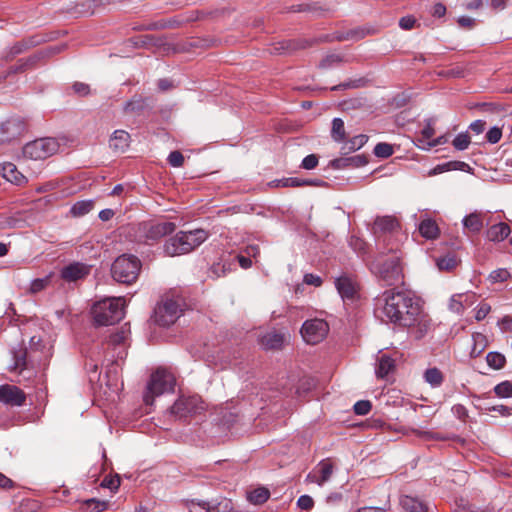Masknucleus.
I'll return each mask as SVG.
<instances>
[{
    "label": "nucleus",
    "mask_w": 512,
    "mask_h": 512,
    "mask_svg": "<svg viewBox=\"0 0 512 512\" xmlns=\"http://www.w3.org/2000/svg\"><path fill=\"white\" fill-rule=\"evenodd\" d=\"M376 306L382 318L404 327L416 324L421 315L419 302L409 292L387 290L377 298Z\"/></svg>",
    "instance_id": "1"
},
{
    "label": "nucleus",
    "mask_w": 512,
    "mask_h": 512,
    "mask_svg": "<svg viewBox=\"0 0 512 512\" xmlns=\"http://www.w3.org/2000/svg\"><path fill=\"white\" fill-rule=\"evenodd\" d=\"M176 229L174 222L166 220H147L136 224L133 228L134 238L139 243L153 245L164 236Z\"/></svg>",
    "instance_id": "2"
},
{
    "label": "nucleus",
    "mask_w": 512,
    "mask_h": 512,
    "mask_svg": "<svg viewBox=\"0 0 512 512\" xmlns=\"http://www.w3.org/2000/svg\"><path fill=\"white\" fill-rule=\"evenodd\" d=\"M125 300L123 297L106 298L95 303L92 315L98 325H113L124 317Z\"/></svg>",
    "instance_id": "3"
},
{
    "label": "nucleus",
    "mask_w": 512,
    "mask_h": 512,
    "mask_svg": "<svg viewBox=\"0 0 512 512\" xmlns=\"http://www.w3.org/2000/svg\"><path fill=\"white\" fill-rule=\"evenodd\" d=\"M142 267L140 259L131 254H123L111 266V275L118 283L130 285L138 279Z\"/></svg>",
    "instance_id": "4"
},
{
    "label": "nucleus",
    "mask_w": 512,
    "mask_h": 512,
    "mask_svg": "<svg viewBox=\"0 0 512 512\" xmlns=\"http://www.w3.org/2000/svg\"><path fill=\"white\" fill-rule=\"evenodd\" d=\"M390 251L393 252V254L389 258L383 259V257L380 256L373 263V271L388 286L396 285L402 280L400 256L394 248H391Z\"/></svg>",
    "instance_id": "5"
},
{
    "label": "nucleus",
    "mask_w": 512,
    "mask_h": 512,
    "mask_svg": "<svg viewBox=\"0 0 512 512\" xmlns=\"http://www.w3.org/2000/svg\"><path fill=\"white\" fill-rule=\"evenodd\" d=\"M175 377L165 369H157L147 384L143 400L146 405H153L154 399L164 393L173 391Z\"/></svg>",
    "instance_id": "6"
},
{
    "label": "nucleus",
    "mask_w": 512,
    "mask_h": 512,
    "mask_svg": "<svg viewBox=\"0 0 512 512\" xmlns=\"http://www.w3.org/2000/svg\"><path fill=\"white\" fill-rule=\"evenodd\" d=\"M181 312L182 303L180 299L165 297L155 308L154 319L161 326H169L178 319Z\"/></svg>",
    "instance_id": "7"
},
{
    "label": "nucleus",
    "mask_w": 512,
    "mask_h": 512,
    "mask_svg": "<svg viewBox=\"0 0 512 512\" xmlns=\"http://www.w3.org/2000/svg\"><path fill=\"white\" fill-rule=\"evenodd\" d=\"M58 148L59 144L54 138H40L27 143L23 153L30 159L42 160L55 154Z\"/></svg>",
    "instance_id": "8"
},
{
    "label": "nucleus",
    "mask_w": 512,
    "mask_h": 512,
    "mask_svg": "<svg viewBox=\"0 0 512 512\" xmlns=\"http://www.w3.org/2000/svg\"><path fill=\"white\" fill-rule=\"evenodd\" d=\"M206 405L198 395L181 396L171 407V414L178 418H185L191 415L199 414L204 411Z\"/></svg>",
    "instance_id": "9"
},
{
    "label": "nucleus",
    "mask_w": 512,
    "mask_h": 512,
    "mask_svg": "<svg viewBox=\"0 0 512 512\" xmlns=\"http://www.w3.org/2000/svg\"><path fill=\"white\" fill-rule=\"evenodd\" d=\"M27 131L26 121L19 116H12L0 123V143L19 139Z\"/></svg>",
    "instance_id": "10"
},
{
    "label": "nucleus",
    "mask_w": 512,
    "mask_h": 512,
    "mask_svg": "<svg viewBox=\"0 0 512 512\" xmlns=\"http://www.w3.org/2000/svg\"><path fill=\"white\" fill-rule=\"evenodd\" d=\"M51 355V347L44 344L40 337H31L30 345L28 348V356L31 369L45 366Z\"/></svg>",
    "instance_id": "11"
},
{
    "label": "nucleus",
    "mask_w": 512,
    "mask_h": 512,
    "mask_svg": "<svg viewBox=\"0 0 512 512\" xmlns=\"http://www.w3.org/2000/svg\"><path fill=\"white\" fill-rule=\"evenodd\" d=\"M329 326L322 319H311L304 322L301 335L308 344L321 342L328 334Z\"/></svg>",
    "instance_id": "12"
},
{
    "label": "nucleus",
    "mask_w": 512,
    "mask_h": 512,
    "mask_svg": "<svg viewBox=\"0 0 512 512\" xmlns=\"http://www.w3.org/2000/svg\"><path fill=\"white\" fill-rule=\"evenodd\" d=\"M25 399L24 392L16 386L3 385L0 387V401L7 405L21 406Z\"/></svg>",
    "instance_id": "13"
},
{
    "label": "nucleus",
    "mask_w": 512,
    "mask_h": 512,
    "mask_svg": "<svg viewBox=\"0 0 512 512\" xmlns=\"http://www.w3.org/2000/svg\"><path fill=\"white\" fill-rule=\"evenodd\" d=\"M183 236L184 244L189 252L200 246L207 238L208 232L204 229H195L191 231H180Z\"/></svg>",
    "instance_id": "14"
},
{
    "label": "nucleus",
    "mask_w": 512,
    "mask_h": 512,
    "mask_svg": "<svg viewBox=\"0 0 512 512\" xmlns=\"http://www.w3.org/2000/svg\"><path fill=\"white\" fill-rule=\"evenodd\" d=\"M398 228V221L392 216L378 217L374 221L372 232L379 238L386 233H393Z\"/></svg>",
    "instance_id": "15"
},
{
    "label": "nucleus",
    "mask_w": 512,
    "mask_h": 512,
    "mask_svg": "<svg viewBox=\"0 0 512 512\" xmlns=\"http://www.w3.org/2000/svg\"><path fill=\"white\" fill-rule=\"evenodd\" d=\"M336 288L344 301H353L357 296L355 283L347 276L339 277L336 282Z\"/></svg>",
    "instance_id": "16"
},
{
    "label": "nucleus",
    "mask_w": 512,
    "mask_h": 512,
    "mask_svg": "<svg viewBox=\"0 0 512 512\" xmlns=\"http://www.w3.org/2000/svg\"><path fill=\"white\" fill-rule=\"evenodd\" d=\"M164 252L167 256H178L188 253L180 232L169 238L164 244Z\"/></svg>",
    "instance_id": "17"
},
{
    "label": "nucleus",
    "mask_w": 512,
    "mask_h": 512,
    "mask_svg": "<svg viewBox=\"0 0 512 512\" xmlns=\"http://www.w3.org/2000/svg\"><path fill=\"white\" fill-rule=\"evenodd\" d=\"M89 271L88 266L82 263H73L62 269L61 276L67 281H76L88 275Z\"/></svg>",
    "instance_id": "18"
},
{
    "label": "nucleus",
    "mask_w": 512,
    "mask_h": 512,
    "mask_svg": "<svg viewBox=\"0 0 512 512\" xmlns=\"http://www.w3.org/2000/svg\"><path fill=\"white\" fill-rule=\"evenodd\" d=\"M485 213L475 211L465 216L462 220L463 227L466 231L472 234H477L484 226Z\"/></svg>",
    "instance_id": "19"
},
{
    "label": "nucleus",
    "mask_w": 512,
    "mask_h": 512,
    "mask_svg": "<svg viewBox=\"0 0 512 512\" xmlns=\"http://www.w3.org/2000/svg\"><path fill=\"white\" fill-rule=\"evenodd\" d=\"M37 44H38V41L35 40L34 38L23 39V40H21L19 42H16L6 52H4L2 58L5 61H10L15 56L25 52L26 50L34 47Z\"/></svg>",
    "instance_id": "20"
},
{
    "label": "nucleus",
    "mask_w": 512,
    "mask_h": 512,
    "mask_svg": "<svg viewBox=\"0 0 512 512\" xmlns=\"http://www.w3.org/2000/svg\"><path fill=\"white\" fill-rule=\"evenodd\" d=\"M286 340V335L278 331H270L261 337V345L265 349H280Z\"/></svg>",
    "instance_id": "21"
},
{
    "label": "nucleus",
    "mask_w": 512,
    "mask_h": 512,
    "mask_svg": "<svg viewBox=\"0 0 512 512\" xmlns=\"http://www.w3.org/2000/svg\"><path fill=\"white\" fill-rule=\"evenodd\" d=\"M130 141V135L124 130H116L110 138V147L118 152H124Z\"/></svg>",
    "instance_id": "22"
},
{
    "label": "nucleus",
    "mask_w": 512,
    "mask_h": 512,
    "mask_svg": "<svg viewBox=\"0 0 512 512\" xmlns=\"http://www.w3.org/2000/svg\"><path fill=\"white\" fill-rule=\"evenodd\" d=\"M511 230L508 224L506 223H498L492 225L487 231V238L493 242L503 241L510 234Z\"/></svg>",
    "instance_id": "23"
},
{
    "label": "nucleus",
    "mask_w": 512,
    "mask_h": 512,
    "mask_svg": "<svg viewBox=\"0 0 512 512\" xmlns=\"http://www.w3.org/2000/svg\"><path fill=\"white\" fill-rule=\"evenodd\" d=\"M13 360V370L22 372L23 370L31 369L28 356V348H19L18 350H14Z\"/></svg>",
    "instance_id": "24"
},
{
    "label": "nucleus",
    "mask_w": 512,
    "mask_h": 512,
    "mask_svg": "<svg viewBox=\"0 0 512 512\" xmlns=\"http://www.w3.org/2000/svg\"><path fill=\"white\" fill-rule=\"evenodd\" d=\"M419 232L426 239H435L439 235V228L435 221L425 219L419 224Z\"/></svg>",
    "instance_id": "25"
},
{
    "label": "nucleus",
    "mask_w": 512,
    "mask_h": 512,
    "mask_svg": "<svg viewBox=\"0 0 512 512\" xmlns=\"http://www.w3.org/2000/svg\"><path fill=\"white\" fill-rule=\"evenodd\" d=\"M473 346L470 352L472 358L479 357L488 345L487 337L482 333L472 335Z\"/></svg>",
    "instance_id": "26"
},
{
    "label": "nucleus",
    "mask_w": 512,
    "mask_h": 512,
    "mask_svg": "<svg viewBox=\"0 0 512 512\" xmlns=\"http://www.w3.org/2000/svg\"><path fill=\"white\" fill-rule=\"evenodd\" d=\"M394 360L387 355H382L378 358L376 366V375L379 378H384L394 369Z\"/></svg>",
    "instance_id": "27"
},
{
    "label": "nucleus",
    "mask_w": 512,
    "mask_h": 512,
    "mask_svg": "<svg viewBox=\"0 0 512 512\" xmlns=\"http://www.w3.org/2000/svg\"><path fill=\"white\" fill-rule=\"evenodd\" d=\"M400 502L402 507L408 512H426V506L417 498L404 496Z\"/></svg>",
    "instance_id": "28"
},
{
    "label": "nucleus",
    "mask_w": 512,
    "mask_h": 512,
    "mask_svg": "<svg viewBox=\"0 0 512 512\" xmlns=\"http://www.w3.org/2000/svg\"><path fill=\"white\" fill-rule=\"evenodd\" d=\"M458 265V259L452 254H447L436 259V266L440 271L450 272Z\"/></svg>",
    "instance_id": "29"
},
{
    "label": "nucleus",
    "mask_w": 512,
    "mask_h": 512,
    "mask_svg": "<svg viewBox=\"0 0 512 512\" xmlns=\"http://www.w3.org/2000/svg\"><path fill=\"white\" fill-rule=\"evenodd\" d=\"M317 468L319 473V486H322L330 479L334 467L329 459H325L318 464Z\"/></svg>",
    "instance_id": "30"
},
{
    "label": "nucleus",
    "mask_w": 512,
    "mask_h": 512,
    "mask_svg": "<svg viewBox=\"0 0 512 512\" xmlns=\"http://www.w3.org/2000/svg\"><path fill=\"white\" fill-rule=\"evenodd\" d=\"M94 207V202L92 200H83L76 202L71 207V214L75 217H81L88 214Z\"/></svg>",
    "instance_id": "31"
},
{
    "label": "nucleus",
    "mask_w": 512,
    "mask_h": 512,
    "mask_svg": "<svg viewBox=\"0 0 512 512\" xmlns=\"http://www.w3.org/2000/svg\"><path fill=\"white\" fill-rule=\"evenodd\" d=\"M486 362L490 368L494 370H500L504 368L506 364V358L499 352H489L486 356Z\"/></svg>",
    "instance_id": "32"
},
{
    "label": "nucleus",
    "mask_w": 512,
    "mask_h": 512,
    "mask_svg": "<svg viewBox=\"0 0 512 512\" xmlns=\"http://www.w3.org/2000/svg\"><path fill=\"white\" fill-rule=\"evenodd\" d=\"M269 496H270L269 490L261 487V488L254 489L253 491L249 492L248 500L255 505H260V504H263L264 502H266L268 500Z\"/></svg>",
    "instance_id": "33"
},
{
    "label": "nucleus",
    "mask_w": 512,
    "mask_h": 512,
    "mask_svg": "<svg viewBox=\"0 0 512 512\" xmlns=\"http://www.w3.org/2000/svg\"><path fill=\"white\" fill-rule=\"evenodd\" d=\"M424 379L427 383H429L431 386L433 387H438L442 384L443 382V374L442 372L434 367V368H429L425 371L424 373Z\"/></svg>",
    "instance_id": "34"
},
{
    "label": "nucleus",
    "mask_w": 512,
    "mask_h": 512,
    "mask_svg": "<svg viewBox=\"0 0 512 512\" xmlns=\"http://www.w3.org/2000/svg\"><path fill=\"white\" fill-rule=\"evenodd\" d=\"M275 187H300L303 185H312L313 181L300 180L299 178H283L272 182Z\"/></svg>",
    "instance_id": "35"
},
{
    "label": "nucleus",
    "mask_w": 512,
    "mask_h": 512,
    "mask_svg": "<svg viewBox=\"0 0 512 512\" xmlns=\"http://www.w3.org/2000/svg\"><path fill=\"white\" fill-rule=\"evenodd\" d=\"M368 140V137L366 135H357L355 137H353L352 139H350L348 142H346L343 147H342V150L344 151H347V152H351V151H356L358 149H360L361 147H363L365 145V143L367 142Z\"/></svg>",
    "instance_id": "36"
},
{
    "label": "nucleus",
    "mask_w": 512,
    "mask_h": 512,
    "mask_svg": "<svg viewBox=\"0 0 512 512\" xmlns=\"http://www.w3.org/2000/svg\"><path fill=\"white\" fill-rule=\"evenodd\" d=\"M331 136L332 138L340 142L345 137V128H344V122L340 118H334L332 121V129H331Z\"/></svg>",
    "instance_id": "37"
},
{
    "label": "nucleus",
    "mask_w": 512,
    "mask_h": 512,
    "mask_svg": "<svg viewBox=\"0 0 512 512\" xmlns=\"http://www.w3.org/2000/svg\"><path fill=\"white\" fill-rule=\"evenodd\" d=\"M39 58H40V55L36 54V55L28 57L27 59H20L18 61L17 65L10 68V71L12 73L23 72L26 69H28L29 67H32Z\"/></svg>",
    "instance_id": "38"
},
{
    "label": "nucleus",
    "mask_w": 512,
    "mask_h": 512,
    "mask_svg": "<svg viewBox=\"0 0 512 512\" xmlns=\"http://www.w3.org/2000/svg\"><path fill=\"white\" fill-rule=\"evenodd\" d=\"M108 504L105 501H100L97 499H88L83 502V508L87 512H101L107 508Z\"/></svg>",
    "instance_id": "39"
},
{
    "label": "nucleus",
    "mask_w": 512,
    "mask_h": 512,
    "mask_svg": "<svg viewBox=\"0 0 512 512\" xmlns=\"http://www.w3.org/2000/svg\"><path fill=\"white\" fill-rule=\"evenodd\" d=\"M494 393L501 398L512 397V383L510 381H503L494 387Z\"/></svg>",
    "instance_id": "40"
},
{
    "label": "nucleus",
    "mask_w": 512,
    "mask_h": 512,
    "mask_svg": "<svg viewBox=\"0 0 512 512\" xmlns=\"http://www.w3.org/2000/svg\"><path fill=\"white\" fill-rule=\"evenodd\" d=\"M129 331L122 328L120 331L110 335L108 343L113 346L124 345L128 339Z\"/></svg>",
    "instance_id": "41"
},
{
    "label": "nucleus",
    "mask_w": 512,
    "mask_h": 512,
    "mask_svg": "<svg viewBox=\"0 0 512 512\" xmlns=\"http://www.w3.org/2000/svg\"><path fill=\"white\" fill-rule=\"evenodd\" d=\"M393 152V146L385 142L378 143L374 148V154L379 158H388Z\"/></svg>",
    "instance_id": "42"
},
{
    "label": "nucleus",
    "mask_w": 512,
    "mask_h": 512,
    "mask_svg": "<svg viewBox=\"0 0 512 512\" xmlns=\"http://www.w3.org/2000/svg\"><path fill=\"white\" fill-rule=\"evenodd\" d=\"M50 283V276L44 278H38L31 282L29 291L32 294H36L44 290Z\"/></svg>",
    "instance_id": "43"
},
{
    "label": "nucleus",
    "mask_w": 512,
    "mask_h": 512,
    "mask_svg": "<svg viewBox=\"0 0 512 512\" xmlns=\"http://www.w3.org/2000/svg\"><path fill=\"white\" fill-rule=\"evenodd\" d=\"M343 62V57L339 54H329L327 55L321 62V68H331L333 66L339 65Z\"/></svg>",
    "instance_id": "44"
},
{
    "label": "nucleus",
    "mask_w": 512,
    "mask_h": 512,
    "mask_svg": "<svg viewBox=\"0 0 512 512\" xmlns=\"http://www.w3.org/2000/svg\"><path fill=\"white\" fill-rule=\"evenodd\" d=\"M470 144V137L467 134H458L453 140V146L458 150H465Z\"/></svg>",
    "instance_id": "45"
},
{
    "label": "nucleus",
    "mask_w": 512,
    "mask_h": 512,
    "mask_svg": "<svg viewBox=\"0 0 512 512\" xmlns=\"http://www.w3.org/2000/svg\"><path fill=\"white\" fill-rule=\"evenodd\" d=\"M510 277V273L506 269H497L490 273L489 279L492 282H504Z\"/></svg>",
    "instance_id": "46"
},
{
    "label": "nucleus",
    "mask_w": 512,
    "mask_h": 512,
    "mask_svg": "<svg viewBox=\"0 0 512 512\" xmlns=\"http://www.w3.org/2000/svg\"><path fill=\"white\" fill-rule=\"evenodd\" d=\"M372 405L370 401L360 400L354 405V412L357 415H366L370 412Z\"/></svg>",
    "instance_id": "47"
},
{
    "label": "nucleus",
    "mask_w": 512,
    "mask_h": 512,
    "mask_svg": "<svg viewBox=\"0 0 512 512\" xmlns=\"http://www.w3.org/2000/svg\"><path fill=\"white\" fill-rule=\"evenodd\" d=\"M502 137V130L501 128L495 126L492 127L487 133H486V139L491 144H496L500 141Z\"/></svg>",
    "instance_id": "48"
},
{
    "label": "nucleus",
    "mask_w": 512,
    "mask_h": 512,
    "mask_svg": "<svg viewBox=\"0 0 512 512\" xmlns=\"http://www.w3.org/2000/svg\"><path fill=\"white\" fill-rule=\"evenodd\" d=\"M485 410L487 412H497L499 415L504 417L512 415V408L502 404L486 407Z\"/></svg>",
    "instance_id": "49"
},
{
    "label": "nucleus",
    "mask_w": 512,
    "mask_h": 512,
    "mask_svg": "<svg viewBox=\"0 0 512 512\" xmlns=\"http://www.w3.org/2000/svg\"><path fill=\"white\" fill-rule=\"evenodd\" d=\"M168 162L173 167H181L184 163V156L180 151H172L168 156Z\"/></svg>",
    "instance_id": "50"
},
{
    "label": "nucleus",
    "mask_w": 512,
    "mask_h": 512,
    "mask_svg": "<svg viewBox=\"0 0 512 512\" xmlns=\"http://www.w3.org/2000/svg\"><path fill=\"white\" fill-rule=\"evenodd\" d=\"M297 505L302 510L309 511L314 506V500L309 495H302L298 498Z\"/></svg>",
    "instance_id": "51"
},
{
    "label": "nucleus",
    "mask_w": 512,
    "mask_h": 512,
    "mask_svg": "<svg viewBox=\"0 0 512 512\" xmlns=\"http://www.w3.org/2000/svg\"><path fill=\"white\" fill-rule=\"evenodd\" d=\"M462 294L453 295L450 299L449 308L455 313H461L463 310V304L461 302Z\"/></svg>",
    "instance_id": "52"
},
{
    "label": "nucleus",
    "mask_w": 512,
    "mask_h": 512,
    "mask_svg": "<svg viewBox=\"0 0 512 512\" xmlns=\"http://www.w3.org/2000/svg\"><path fill=\"white\" fill-rule=\"evenodd\" d=\"M318 165V157L315 154L306 156L301 163V167L306 170H312Z\"/></svg>",
    "instance_id": "53"
},
{
    "label": "nucleus",
    "mask_w": 512,
    "mask_h": 512,
    "mask_svg": "<svg viewBox=\"0 0 512 512\" xmlns=\"http://www.w3.org/2000/svg\"><path fill=\"white\" fill-rule=\"evenodd\" d=\"M72 89L74 93L79 96H86L90 93L89 85L82 82H75L72 86Z\"/></svg>",
    "instance_id": "54"
},
{
    "label": "nucleus",
    "mask_w": 512,
    "mask_h": 512,
    "mask_svg": "<svg viewBox=\"0 0 512 512\" xmlns=\"http://www.w3.org/2000/svg\"><path fill=\"white\" fill-rule=\"evenodd\" d=\"M416 24V19L413 16H405L399 20V26L403 30H411Z\"/></svg>",
    "instance_id": "55"
},
{
    "label": "nucleus",
    "mask_w": 512,
    "mask_h": 512,
    "mask_svg": "<svg viewBox=\"0 0 512 512\" xmlns=\"http://www.w3.org/2000/svg\"><path fill=\"white\" fill-rule=\"evenodd\" d=\"M350 246L352 247V249L358 253H361V252H364L365 251V242L358 238V237H355V236H352L350 238Z\"/></svg>",
    "instance_id": "56"
},
{
    "label": "nucleus",
    "mask_w": 512,
    "mask_h": 512,
    "mask_svg": "<svg viewBox=\"0 0 512 512\" xmlns=\"http://www.w3.org/2000/svg\"><path fill=\"white\" fill-rule=\"evenodd\" d=\"M349 166L361 167L367 164L368 160L364 155H355L348 157Z\"/></svg>",
    "instance_id": "57"
},
{
    "label": "nucleus",
    "mask_w": 512,
    "mask_h": 512,
    "mask_svg": "<svg viewBox=\"0 0 512 512\" xmlns=\"http://www.w3.org/2000/svg\"><path fill=\"white\" fill-rule=\"evenodd\" d=\"M447 169L449 170H461V171H469L470 166L462 161H451L446 163Z\"/></svg>",
    "instance_id": "58"
},
{
    "label": "nucleus",
    "mask_w": 512,
    "mask_h": 512,
    "mask_svg": "<svg viewBox=\"0 0 512 512\" xmlns=\"http://www.w3.org/2000/svg\"><path fill=\"white\" fill-rule=\"evenodd\" d=\"M119 485H120V479L118 476L113 477V478L105 477L102 481V486L109 488L110 490L118 489Z\"/></svg>",
    "instance_id": "59"
},
{
    "label": "nucleus",
    "mask_w": 512,
    "mask_h": 512,
    "mask_svg": "<svg viewBox=\"0 0 512 512\" xmlns=\"http://www.w3.org/2000/svg\"><path fill=\"white\" fill-rule=\"evenodd\" d=\"M304 283L307 285H313L319 287L322 284V279L318 275L308 273L304 276Z\"/></svg>",
    "instance_id": "60"
},
{
    "label": "nucleus",
    "mask_w": 512,
    "mask_h": 512,
    "mask_svg": "<svg viewBox=\"0 0 512 512\" xmlns=\"http://www.w3.org/2000/svg\"><path fill=\"white\" fill-rule=\"evenodd\" d=\"M486 122L483 120H476L469 126L470 130L475 134H481L485 130Z\"/></svg>",
    "instance_id": "61"
},
{
    "label": "nucleus",
    "mask_w": 512,
    "mask_h": 512,
    "mask_svg": "<svg viewBox=\"0 0 512 512\" xmlns=\"http://www.w3.org/2000/svg\"><path fill=\"white\" fill-rule=\"evenodd\" d=\"M421 134L422 137L426 140H429L434 136L435 130L431 121L427 122L426 126L422 129Z\"/></svg>",
    "instance_id": "62"
},
{
    "label": "nucleus",
    "mask_w": 512,
    "mask_h": 512,
    "mask_svg": "<svg viewBox=\"0 0 512 512\" xmlns=\"http://www.w3.org/2000/svg\"><path fill=\"white\" fill-rule=\"evenodd\" d=\"M491 307L488 304H481L476 312V319L478 321L484 319L490 312Z\"/></svg>",
    "instance_id": "63"
},
{
    "label": "nucleus",
    "mask_w": 512,
    "mask_h": 512,
    "mask_svg": "<svg viewBox=\"0 0 512 512\" xmlns=\"http://www.w3.org/2000/svg\"><path fill=\"white\" fill-rule=\"evenodd\" d=\"M452 410L459 419L464 420L468 416L467 409L461 404L453 406Z\"/></svg>",
    "instance_id": "64"
}]
</instances>
